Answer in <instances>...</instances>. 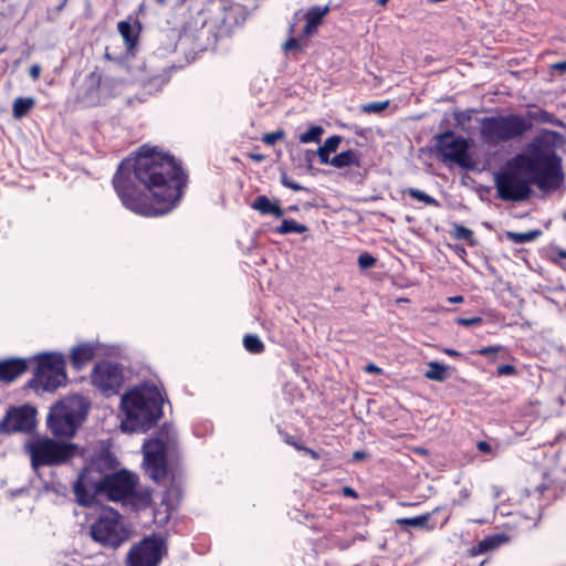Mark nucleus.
I'll use <instances>...</instances> for the list:
<instances>
[{"label":"nucleus","instance_id":"obj_1","mask_svg":"<svg viewBox=\"0 0 566 566\" xmlns=\"http://www.w3.org/2000/svg\"><path fill=\"white\" fill-rule=\"evenodd\" d=\"M185 184L175 158L147 145L135 157L123 160L113 178L123 205L145 217L170 212L181 198Z\"/></svg>","mask_w":566,"mask_h":566},{"label":"nucleus","instance_id":"obj_2","mask_svg":"<svg viewBox=\"0 0 566 566\" xmlns=\"http://www.w3.org/2000/svg\"><path fill=\"white\" fill-rule=\"evenodd\" d=\"M560 135L546 132L535 138L525 153L514 156L494 176L497 197L504 201H522L532 193V185L549 191L559 187L564 174L562 158L556 154Z\"/></svg>","mask_w":566,"mask_h":566},{"label":"nucleus","instance_id":"obj_3","mask_svg":"<svg viewBox=\"0 0 566 566\" xmlns=\"http://www.w3.org/2000/svg\"><path fill=\"white\" fill-rule=\"evenodd\" d=\"M137 476L127 471L103 476L101 472L85 468L73 485V492L78 504L94 505L101 497L113 502H120L134 509L147 505L148 493H137Z\"/></svg>","mask_w":566,"mask_h":566},{"label":"nucleus","instance_id":"obj_4","mask_svg":"<svg viewBox=\"0 0 566 566\" xmlns=\"http://www.w3.org/2000/svg\"><path fill=\"white\" fill-rule=\"evenodd\" d=\"M125 417L120 421L124 432H144L163 415V396L155 386H138L125 392L120 399Z\"/></svg>","mask_w":566,"mask_h":566},{"label":"nucleus","instance_id":"obj_5","mask_svg":"<svg viewBox=\"0 0 566 566\" xmlns=\"http://www.w3.org/2000/svg\"><path fill=\"white\" fill-rule=\"evenodd\" d=\"M88 409L86 399L80 395L63 398L48 415V427L54 437L71 438L84 421Z\"/></svg>","mask_w":566,"mask_h":566},{"label":"nucleus","instance_id":"obj_6","mask_svg":"<svg viewBox=\"0 0 566 566\" xmlns=\"http://www.w3.org/2000/svg\"><path fill=\"white\" fill-rule=\"evenodd\" d=\"M479 123L481 139L489 146L521 138L531 128L530 120L516 114L483 117Z\"/></svg>","mask_w":566,"mask_h":566},{"label":"nucleus","instance_id":"obj_7","mask_svg":"<svg viewBox=\"0 0 566 566\" xmlns=\"http://www.w3.org/2000/svg\"><path fill=\"white\" fill-rule=\"evenodd\" d=\"M38 364L31 386L43 391H54L66 385L65 357L61 353H44L35 356Z\"/></svg>","mask_w":566,"mask_h":566},{"label":"nucleus","instance_id":"obj_8","mask_svg":"<svg viewBox=\"0 0 566 566\" xmlns=\"http://www.w3.org/2000/svg\"><path fill=\"white\" fill-rule=\"evenodd\" d=\"M32 465H61L71 460L76 453L73 443L57 442L50 438H38L27 444Z\"/></svg>","mask_w":566,"mask_h":566},{"label":"nucleus","instance_id":"obj_9","mask_svg":"<svg viewBox=\"0 0 566 566\" xmlns=\"http://www.w3.org/2000/svg\"><path fill=\"white\" fill-rule=\"evenodd\" d=\"M93 539L103 546L116 548L129 538V530L120 515L109 509L106 510L92 525Z\"/></svg>","mask_w":566,"mask_h":566},{"label":"nucleus","instance_id":"obj_10","mask_svg":"<svg viewBox=\"0 0 566 566\" xmlns=\"http://www.w3.org/2000/svg\"><path fill=\"white\" fill-rule=\"evenodd\" d=\"M160 434L164 438H157L144 443V465L146 473L156 482L166 476V443L174 441V432L170 426H165Z\"/></svg>","mask_w":566,"mask_h":566},{"label":"nucleus","instance_id":"obj_11","mask_svg":"<svg viewBox=\"0 0 566 566\" xmlns=\"http://www.w3.org/2000/svg\"><path fill=\"white\" fill-rule=\"evenodd\" d=\"M436 139L437 149L443 161H451L464 168L470 166L469 143L465 138L457 136L452 132H446L438 135Z\"/></svg>","mask_w":566,"mask_h":566},{"label":"nucleus","instance_id":"obj_12","mask_svg":"<svg viewBox=\"0 0 566 566\" xmlns=\"http://www.w3.org/2000/svg\"><path fill=\"white\" fill-rule=\"evenodd\" d=\"M164 542L160 537H148L133 547L128 554V566H158L163 557Z\"/></svg>","mask_w":566,"mask_h":566},{"label":"nucleus","instance_id":"obj_13","mask_svg":"<svg viewBox=\"0 0 566 566\" xmlns=\"http://www.w3.org/2000/svg\"><path fill=\"white\" fill-rule=\"evenodd\" d=\"M123 380L122 369L118 365L112 363L96 365L92 374L93 384L105 395L117 394Z\"/></svg>","mask_w":566,"mask_h":566},{"label":"nucleus","instance_id":"obj_14","mask_svg":"<svg viewBox=\"0 0 566 566\" xmlns=\"http://www.w3.org/2000/svg\"><path fill=\"white\" fill-rule=\"evenodd\" d=\"M35 424V410L31 407L15 408L8 412L0 427L6 431L28 432Z\"/></svg>","mask_w":566,"mask_h":566},{"label":"nucleus","instance_id":"obj_15","mask_svg":"<svg viewBox=\"0 0 566 566\" xmlns=\"http://www.w3.org/2000/svg\"><path fill=\"white\" fill-rule=\"evenodd\" d=\"M328 12H329V7L328 6H325V7H319V6L312 7L304 14H302L301 12H296L294 14V17H293V21L294 22H293V24L290 28V33L292 35L297 33L296 30H295L296 22L304 18L306 20V23L303 27V29L301 30V35L304 36V38L311 36L312 34L315 33L317 27L322 23L323 18Z\"/></svg>","mask_w":566,"mask_h":566},{"label":"nucleus","instance_id":"obj_16","mask_svg":"<svg viewBox=\"0 0 566 566\" xmlns=\"http://www.w3.org/2000/svg\"><path fill=\"white\" fill-rule=\"evenodd\" d=\"M27 371L23 359H8L0 361V380L10 382Z\"/></svg>","mask_w":566,"mask_h":566},{"label":"nucleus","instance_id":"obj_17","mask_svg":"<svg viewBox=\"0 0 566 566\" xmlns=\"http://www.w3.org/2000/svg\"><path fill=\"white\" fill-rule=\"evenodd\" d=\"M95 356V347L92 344H81L71 350V364L74 368L81 369Z\"/></svg>","mask_w":566,"mask_h":566},{"label":"nucleus","instance_id":"obj_18","mask_svg":"<svg viewBox=\"0 0 566 566\" xmlns=\"http://www.w3.org/2000/svg\"><path fill=\"white\" fill-rule=\"evenodd\" d=\"M253 210L259 211L261 214H271L281 218L284 214L283 209L277 200H270L266 196H258L251 205Z\"/></svg>","mask_w":566,"mask_h":566},{"label":"nucleus","instance_id":"obj_19","mask_svg":"<svg viewBox=\"0 0 566 566\" xmlns=\"http://www.w3.org/2000/svg\"><path fill=\"white\" fill-rule=\"evenodd\" d=\"M118 32L123 36L128 50H132L137 44L140 24L138 21L134 23L129 21H120L117 25Z\"/></svg>","mask_w":566,"mask_h":566},{"label":"nucleus","instance_id":"obj_20","mask_svg":"<svg viewBox=\"0 0 566 566\" xmlns=\"http://www.w3.org/2000/svg\"><path fill=\"white\" fill-rule=\"evenodd\" d=\"M331 165L336 168H345L349 166H358L359 165V158L356 151L349 149L346 151H342L337 155H335L331 159Z\"/></svg>","mask_w":566,"mask_h":566},{"label":"nucleus","instance_id":"obj_21","mask_svg":"<svg viewBox=\"0 0 566 566\" xmlns=\"http://www.w3.org/2000/svg\"><path fill=\"white\" fill-rule=\"evenodd\" d=\"M431 517V513L418 515L415 517H402L398 518L396 523L400 526H412V527H421L426 530H433V525L429 524Z\"/></svg>","mask_w":566,"mask_h":566},{"label":"nucleus","instance_id":"obj_22","mask_svg":"<svg viewBox=\"0 0 566 566\" xmlns=\"http://www.w3.org/2000/svg\"><path fill=\"white\" fill-rule=\"evenodd\" d=\"M35 105V101L32 97H18L13 102L12 115L15 119H20L25 116Z\"/></svg>","mask_w":566,"mask_h":566},{"label":"nucleus","instance_id":"obj_23","mask_svg":"<svg viewBox=\"0 0 566 566\" xmlns=\"http://www.w3.org/2000/svg\"><path fill=\"white\" fill-rule=\"evenodd\" d=\"M447 367L438 361L428 363V370L424 373V377L434 380L443 381L447 378Z\"/></svg>","mask_w":566,"mask_h":566},{"label":"nucleus","instance_id":"obj_24","mask_svg":"<svg viewBox=\"0 0 566 566\" xmlns=\"http://www.w3.org/2000/svg\"><path fill=\"white\" fill-rule=\"evenodd\" d=\"M324 133L325 129L321 125H312L298 138L302 144L319 143Z\"/></svg>","mask_w":566,"mask_h":566},{"label":"nucleus","instance_id":"obj_25","mask_svg":"<svg viewBox=\"0 0 566 566\" xmlns=\"http://www.w3.org/2000/svg\"><path fill=\"white\" fill-rule=\"evenodd\" d=\"M306 231L307 228L304 224H301L293 219L283 220L281 226L275 229V232L280 234L304 233Z\"/></svg>","mask_w":566,"mask_h":566},{"label":"nucleus","instance_id":"obj_26","mask_svg":"<svg viewBox=\"0 0 566 566\" xmlns=\"http://www.w3.org/2000/svg\"><path fill=\"white\" fill-rule=\"evenodd\" d=\"M504 542L502 536H491L481 541L475 547H473V555L482 554L491 548H494Z\"/></svg>","mask_w":566,"mask_h":566},{"label":"nucleus","instance_id":"obj_27","mask_svg":"<svg viewBox=\"0 0 566 566\" xmlns=\"http://www.w3.org/2000/svg\"><path fill=\"white\" fill-rule=\"evenodd\" d=\"M99 81H101L99 75H97L95 73H92L87 77V84L90 85V93L85 97L86 104L93 105V104L97 103V101H98L97 99V92H98V88H99Z\"/></svg>","mask_w":566,"mask_h":566},{"label":"nucleus","instance_id":"obj_28","mask_svg":"<svg viewBox=\"0 0 566 566\" xmlns=\"http://www.w3.org/2000/svg\"><path fill=\"white\" fill-rule=\"evenodd\" d=\"M244 348L251 354H260L264 350V344L256 335H245L243 338Z\"/></svg>","mask_w":566,"mask_h":566},{"label":"nucleus","instance_id":"obj_29","mask_svg":"<svg viewBox=\"0 0 566 566\" xmlns=\"http://www.w3.org/2000/svg\"><path fill=\"white\" fill-rule=\"evenodd\" d=\"M406 192L413 199L418 200V201H421L426 205H429V206H434V207H438L439 206V202L437 199H434L433 197L427 195L426 192L419 190V189H416V188H408L406 190Z\"/></svg>","mask_w":566,"mask_h":566},{"label":"nucleus","instance_id":"obj_30","mask_svg":"<svg viewBox=\"0 0 566 566\" xmlns=\"http://www.w3.org/2000/svg\"><path fill=\"white\" fill-rule=\"evenodd\" d=\"M539 234L538 231H528V232H507V238H510L514 243H525L531 242Z\"/></svg>","mask_w":566,"mask_h":566},{"label":"nucleus","instance_id":"obj_31","mask_svg":"<svg viewBox=\"0 0 566 566\" xmlns=\"http://www.w3.org/2000/svg\"><path fill=\"white\" fill-rule=\"evenodd\" d=\"M473 111H463V112H457L454 114V119L457 122V125L464 132L468 130V123L472 119Z\"/></svg>","mask_w":566,"mask_h":566},{"label":"nucleus","instance_id":"obj_32","mask_svg":"<svg viewBox=\"0 0 566 566\" xmlns=\"http://www.w3.org/2000/svg\"><path fill=\"white\" fill-rule=\"evenodd\" d=\"M280 181L281 184L289 188V189H292L293 191H300V190H305V191H308L307 188L301 186L300 184H297L296 181H294L293 179L290 178V176L285 172V171H282L281 172V176H280Z\"/></svg>","mask_w":566,"mask_h":566},{"label":"nucleus","instance_id":"obj_33","mask_svg":"<svg viewBox=\"0 0 566 566\" xmlns=\"http://www.w3.org/2000/svg\"><path fill=\"white\" fill-rule=\"evenodd\" d=\"M388 105H389L388 101L368 103L363 106V112L368 113V114L381 113L382 111H385L388 107Z\"/></svg>","mask_w":566,"mask_h":566},{"label":"nucleus","instance_id":"obj_34","mask_svg":"<svg viewBox=\"0 0 566 566\" xmlns=\"http://www.w3.org/2000/svg\"><path fill=\"white\" fill-rule=\"evenodd\" d=\"M342 142V137L338 136V135H334V136H331L328 137L324 145L322 146L326 151H328L329 154L331 153H334L336 151V149L338 148L339 144Z\"/></svg>","mask_w":566,"mask_h":566},{"label":"nucleus","instance_id":"obj_35","mask_svg":"<svg viewBox=\"0 0 566 566\" xmlns=\"http://www.w3.org/2000/svg\"><path fill=\"white\" fill-rule=\"evenodd\" d=\"M304 36L301 35V32L296 35V36H291L283 45V49L285 51H291V50H300L302 49V43H301V40L303 39Z\"/></svg>","mask_w":566,"mask_h":566},{"label":"nucleus","instance_id":"obj_36","mask_svg":"<svg viewBox=\"0 0 566 566\" xmlns=\"http://www.w3.org/2000/svg\"><path fill=\"white\" fill-rule=\"evenodd\" d=\"M284 137V132L279 129L269 134H265L262 137V142L269 146L274 145L277 140L282 139Z\"/></svg>","mask_w":566,"mask_h":566},{"label":"nucleus","instance_id":"obj_37","mask_svg":"<svg viewBox=\"0 0 566 566\" xmlns=\"http://www.w3.org/2000/svg\"><path fill=\"white\" fill-rule=\"evenodd\" d=\"M376 263V259L369 253H361L358 256V265L360 269L366 270L373 268Z\"/></svg>","mask_w":566,"mask_h":566},{"label":"nucleus","instance_id":"obj_38","mask_svg":"<svg viewBox=\"0 0 566 566\" xmlns=\"http://www.w3.org/2000/svg\"><path fill=\"white\" fill-rule=\"evenodd\" d=\"M454 237L461 240H471L473 237V232L463 226H455Z\"/></svg>","mask_w":566,"mask_h":566},{"label":"nucleus","instance_id":"obj_39","mask_svg":"<svg viewBox=\"0 0 566 566\" xmlns=\"http://www.w3.org/2000/svg\"><path fill=\"white\" fill-rule=\"evenodd\" d=\"M455 322L463 326H476L482 323V318L479 316H474V317H470V318L459 317V318H457Z\"/></svg>","mask_w":566,"mask_h":566},{"label":"nucleus","instance_id":"obj_40","mask_svg":"<svg viewBox=\"0 0 566 566\" xmlns=\"http://www.w3.org/2000/svg\"><path fill=\"white\" fill-rule=\"evenodd\" d=\"M316 154L322 164L331 165L329 153L326 151L323 147H318V149L316 150Z\"/></svg>","mask_w":566,"mask_h":566},{"label":"nucleus","instance_id":"obj_41","mask_svg":"<svg viewBox=\"0 0 566 566\" xmlns=\"http://www.w3.org/2000/svg\"><path fill=\"white\" fill-rule=\"evenodd\" d=\"M514 373H515V368L512 365H501L497 368V374L500 376H507V375H512Z\"/></svg>","mask_w":566,"mask_h":566},{"label":"nucleus","instance_id":"obj_42","mask_svg":"<svg viewBox=\"0 0 566 566\" xmlns=\"http://www.w3.org/2000/svg\"><path fill=\"white\" fill-rule=\"evenodd\" d=\"M499 350H500V347L488 346V347L481 348L478 353L482 356H490V355H494V354L499 353Z\"/></svg>","mask_w":566,"mask_h":566},{"label":"nucleus","instance_id":"obj_43","mask_svg":"<svg viewBox=\"0 0 566 566\" xmlns=\"http://www.w3.org/2000/svg\"><path fill=\"white\" fill-rule=\"evenodd\" d=\"M476 447L482 453H492V447L486 441H479Z\"/></svg>","mask_w":566,"mask_h":566},{"label":"nucleus","instance_id":"obj_44","mask_svg":"<svg viewBox=\"0 0 566 566\" xmlns=\"http://www.w3.org/2000/svg\"><path fill=\"white\" fill-rule=\"evenodd\" d=\"M41 73V66L38 64H33L30 70L29 74L33 80H38Z\"/></svg>","mask_w":566,"mask_h":566},{"label":"nucleus","instance_id":"obj_45","mask_svg":"<svg viewBox=\"0 0 566 566\" xmlns=\"http://www.w3.org/2000/svg\"><path fill=\"white\" fill-rule=\"evenodd\" d=\"M343 494L347 497L358 499L357 492L354 489H352L350 486H344Z\"/></svg>","mask_w":566,"mask_h":566},{"label":"nucleus","instance_id":"obj_46","mask_svg":"<svg viewBox=\"0 0 566 566\" xmlns=\"http://www.w3.org/2000/svg\"><path fill=\"white\" fill-rule=\"evenodd\" d=\"M365 371L368 373V374H380L381 373V368H379L378 366H376L374 364H368L365 367Z\"/></svg>","mask_w":566,"mask_h":566},{"label":"nucleus","instance_id":"obj_47","mask_svg":"<svg viewBox=\"0 0 566 566\" xmlns=\"http://www.w3.org/2000/svg\"><path fill=\"white\" fill-rule=\"evenodd\" d=\"M552 69L553 70H556V71H559V72H566V60L565 61H560V62H557L555 64L552 65Z\"/></svg>","mask_w":566,"mask_h":566},{"label":"nucleus","instance_id":"obj_48","mask_svg":"<svg viewBox=\"0 0 566 566\" xmlns=\"http://www.w3.org/2000/svg\"><path fill=\"white\" fill-rule=\"evenodd\" d=\"M448 302L452 303V304L462 303L463 296H461V295L450 296V297H448Z\"/></svg>","mask_w":566,"mask_h":566},{"label":"nucleus","instance_id":"obj_49","mask_svg":"<svg viewBox=\"0 0 566 566\" xmlns=\"http://www.w3.org/2000/svg\"><path fill=\"white\" fill-rule=\"evenodd\" d=\"M444 353L449 356H452V357H459L461 356V354L454 349H451V348H446L444 349Z\"/></svg>","mask_w":566,"mask_h":566},{"label":"nucleus","instance_id":"obj_50","mask_svg":"<svg viewBox=\"0 0 566 566\" xmlns=\"http://www.w3.org/2000/svg\"><path fill=\"white\" fill-rule=\"evenodd\" d=\"M366 457V453L363 451H356L353 454L354 460H361Z\"/></svg>","mask_w":566,"mask_h":566},{"label":"nucleus","instance_id":"obj_51","mask_svg":"<svg viewBox=\"0 0 566 566\" xmlns=\"http://www.w3.org/2000/svg\"><path fill=\"white\" fill-rule=\"evenodd\" d=\"M556 254H557L560 259H565V260H566V251H565V250L558 249V250L556 251ZM565 269H566V265H565Z\"/></svg>","mask_w":566,"mask_h":566},{"label":"nucleus","instance_id":"obj_52","mask_svg":"<svg viewBox=\"0 0 566 566\" xmlns=\"http://www.w3.org/2000/svg\"><path fill=\"white\" fill-rule=\"evenodd\" d=\"M250 157H251L253 160H255V161H262V160L264 159V156H263V155H258V154H255V155H251Z\"/></svg>","mask_w":566,"mask_h":566},{"label":"nucleus","instance_id":"obj_53","mask_svg":"<svg viewBox=\"0 0 566 566\" xmlns=\"http://www.w3.org/2000/svg\"><path fill=\"white\" fill-rule=\"evenodd\" d=\"M313 156H314V153H313V151H311V150H307V151H306V160H307L308 163H311V161H312Z\"/></svg>","mask_w":566,"mask_h":566},{"label":"nucleus","instance_id":"obj_54","mask_svg":"<svg viewBox=\"0 0 566 566\" xmlns=\"http://www.w3.org/2000/svg\"><path fill=\"white\" fill-rule=\"evenodd\" d=\"M388 2V0H377V3L380 6H385Z\"/></svg>","mask_w":566,"mask_h":566},{"label":"nucleus","instance_id":"obj_55","mask_svg":"<svg viewBox=\"0 0 566 566\" xmlns=\"http://www.w3.org/2000/svg\"><path fill=\"white\" fill-rule=\"evenodd\" d=\"M455 250L459 252V253H465V250L464 248H459L457 247Z\"/></svg>","mask_w":566,"mask_h":566},{"label":"nucleus","instance_id":"obj_56","mask_svg":"<svg viewBox=\"0 0 566 566\" xmlns=\"http://www.w3.org/2000/svg\"><path fill=\"white\" fill-rule=\"evenodd\" d=\"M158 3L160 4H165L166 3V0H156Z\"/></svg>","mask_w":566,"mask_h":566},{"label":"nucleus","instance_id":"obj_57","mask_svg":"<svg viewBox=\"0 0 566 566\" xmlns=\"http://www.w3.org/2000/svg\"><path fill=\"white\" fill-rule=\"evenodd\" d=\"M562 265L565 268L566 263H564V264H562Z\"/></svg>","mask_w":566,"mask_h":566}]
</instances>
